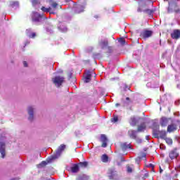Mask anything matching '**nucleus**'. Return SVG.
Masks as SVG:
<instances>
[{
  "mask_svg": "<svg viewBox=\"0 0 180 180\" xmlns=\"http://www.w3.org/2000/svg\"><path fill=\"white\" fill-rule=\"evenodd\" d=\"M171 37L172 39H174L175 40H178V39H180V30H174L171 34Z\"/></svg>",
  "mask_w": 180,
  "mask_h": 180,
  "instance_id": "11",
  "label": "nucleus"
},
{
  "mask_svg": "<svg viewBox=\"0 0 180 180\" xmlns=\"http://www.w3.org/2000/svg\"><path fill=\"white\" fill-rule=\"evenodd\" d=\"M27 112L28 114V120L33 122L34 120V112H36V106L30 105L27 107Z\"/></svg>",
  "mask_w": 180,
  "mask_h": 180,
  "instance_id": "2",
  "label": "nucleus"
},
{
  "mask_svg": "<svg viewBox=\"0 0 180 180\" xmlns=\"http://www.w3.org/2000/svg\"><path fill=\"white\" fill-rule=\"evenodd\" d=\"M175 130H176V124H172L170 125H168L167 127L168 133H172V131H175Z\"/></svg>",
  "mask_w": 180,
  "mask_h": 180,
  "instance_id": "18",
  "label": "nucleus"
},
{
  "mask_svg": "<svg viewBox=\"0 0 180 180\" xmlns=\"http://www.w3.org/2000/svg\"><path fill=\"white\" fill-rule=\"evenodd\" d=\"M149 167H151L152 168H154V165L150 164V165H149Z\"/></svg>",
  "mask_w": 180,
  "mask_h": 180,
  "instance_id": "42",
  "label": "nucleus"
},
{
  "mask_svg": "<svg viewBox=\"0 0 180 180\" xmlns=\"http://www.w3.org/2000/svg\"><path fill=\"white\" fill-rule=\"evenodd\" d=\"M146 130V124H141V125L138 126V132L144 131Z\"/></svg>",
  "mask_w": 180,
  "mask_h": 180,
  "instance_id": "23",
  "label": "nucleus"
},
{
  "mask_svg": "<svg viewBox=\"0 0 180 180\" xmlns=\"http://www.w3.org/2000/svg\"><path fill=\"white\" fill-rule=\"evenodd\" d=\"M108 39H103L99 42V45L101 46V49H105V47H108Z\"/></svg>",
  "mask_w": 180,
  "mask_h": 180,
  "instance_id": "20",
  "label": "nucleus"
},
{
  "mask_svg": "<svg viewBox=\"0 0 180 180\" xmlns=\"http://www.w3.org/2000/svg\"><path fill=\"white\" fill-rule=\"evenodd\" d=\"M138 132H139L138 131L131 129L128 131V134L130 139H133L134 140H136L137 139Z\"/></svg>",
  "mask_w": 180,
  "mask_h": 180,
  "instance_id": "14",
  "label": "nucleus"
},
{
  "mask_svg": "<svg viewBox=\"0 0 180 180\" xmlns=\"http://www.w3.org/2000/svg\"><path fill=\"white\" fill-rule=\"evenodd\" d=\"M23 65H24V67H27V62L24 61L23 62Z\"/></svg>",
  "mask_w": 180,
  "mask_h": 180,
  "instance_id": "39",
  "label": "nucleus"
},
{
  "mask_svg": "<svg viewBox=\"0 0 180 180\" xmlns=\"http://www.w3.org/2000/svg\"><path fill=\"white\" fill-rule=\"evenodd\" d=\"M125 89H129V86H125Z\"/></svg>",
  "mask_w": 180,
  "mask_h": 180,
  "instance_id": "44",
  "label": "nucleus"
},
{
  "mask_svg": "<svg viewBox=\"0 0 180 180\" xmlns=\"http://www.w3.org/2000/svg\"><path fill=\"white\" fill-rule=\"evenodd\" d=\"M10 6L14 9H18L19 8V1H10Z\"/></svg>",
  "mask_w": 180,
  "mask_h": 180,
  "instance_id": "21",
  "label": "nucleus"
},
{
  "mask_svg": "<svg viewBox=\"0 0 180 180\" xmlns=\"http://www.w3.org/2000/svg\"><path fill=\"white\" fill-rule=\"evenodd\" d=\"M47 165V162L42 161L40 164L37 165V168H43Z\"/></svg>",
  "mask_w": 180,
  "mask_h": 180,
  "instance_id": "27",
  "label": "nucleus"
},
{
  "mask_svg": "<svg viewBox=\"0 0 180 180\" xmlns=\"http://www.w3.org/2000/svg\"><path fill=\"white\" fill-rule=\"evenodd\" d=\"M133 170L131 169V167H130V166L127 167V172H132Z\"/></svg>",
  "mask_w": 180,
  "mask_h": 180,
  "instance_id": "38",
  "label": "nucleus"
},
{
  "mask_svg": "<svg viewBox=\"0 0 180 180\" xmlns=\"http://www.w3.org/2000/svg\"><path fill=\"white\" fill-rule=\"evenodd\" d=\"M11 180H16V179H12Z\"/></svg>",
  "mask_w": 180,
  "mask_h": 180,
  "instance_id": "48",
  "label": "nucleus"
},
{
  "mask_svg": "<svg viewBox=\"0 0 180 180\" xmlns=\"http://www.w3.org/2000/svg\"><path fill=\"white\" fill-rule=\"evenodd\" d=\"M167 12L169 13H172V12H175V13H179L180 8L176 4V3H171L169 1V7L167 9Z\"/></svg>",
  "mask_w": 180,
  "mask_h": 180,
  "instance_id": "3",
  "label": "nucleus"
},
{
  "mask_svg": "<svg viewBox=\"0 0 180 180\" xmlns=\"http://www.w3.org/2000/svg\"><path fill=\"white\" fill-rule=\"evenodd\" d=\"M143 158H146V154H144V153L141 157H139V158H137L136 160L137 164H139V161H140L141 160H143Z\"/></svg>",
  "mask_w": 180,
  "mask_h": 180,
  "instance_id": "34",
  "label": "nucleus"
},
{
  "mask_svg": "<svg viewBox=\"0 0 180 180\" xmlns=\"http://www.w3.org/2000/svg\"><path fill=\"white\" fill-rule=\"evenodd\" d=\"M165 141L169 146H172V140L170 138H165Z\"/></svg>",
  "mask_w": 180,
  "mask_h": 180,
  "instance_id": "31",
  "label": "nucleus"
},
{
  "mask_svg": "<svg viewBox=\"0 0 180 180\" xmlns=\"http://www.w3.org/2000/svg\"><path fill=\"white\" fill-rule=\"evenodd\" d=\"M51 6H52V8H53L54 9H56V8H57V6H58V4L56 2H52L51 4Z\"/></svg>",
  "mask_w": 180,
  "mask_h": 180,
  "instance_id": "35",
  "label": "nucleus"
},
{
  "mask_svg": "<svg viewBox=\"0 0 180 180\" xmlns=\"http://www.w3.org/2000/svg\"><path fill=\"white\" fill-rule=\"evenodd\" d=\"M91 77H92L91 72H87L84 77V82H86V84L91 82Z\"/></svg>",
  "mask_w": 180,
  "mask_h": 180,
  "instance_id": "19",
  "label": "nucleus"
},
{
  "mask_svg": "<svg viewBox=\"0 0 180 180\" xmlns=\"http://www.w3.org/2000/svg\"><path fill=\"white\" fill-rule=\"evenodd\" d=\"M118 41L119 43H120V44H122V46L124 45V43H126V40H124V38H120Z\"/></svg>",
  "mask_w": 180,
  "mask_h": 180,
  "instance_id": "33",
  "label": "nucleus"
},
{
  "mask_svg": "<svg viewBox=\"0 0 180 180\" xmlns=\"http://www.w3.org/2000/svg\"><path fill=\"white\" fill-rule=\"evenodd\" d=\"M41 9L42 12H46V13H49V12H50V11H51V7H49L47 8L44 6H42Z\"/></svg>",
  "mask_w": 180,
  "mask_h": 180,
  "instance_id": "29",
  "label": "nucleus"
},
{
  "mask_svg": "<svg viewBox=\"0 0 180 180\" xmlns=\"http://www.w3.org/2000/svg\"><path fill=\"white\" fill-rule=\"evenodd\" d=\"M145 176H148V174H145Z\"/></svg>",
  "mask_w": 180,
  "mask_h": 180,
  "instance_id": "45",
  "label": "nucleus"
},
{
  "mask_svg": "<svg viewBox=\"0 0 180 180\" xmlns=\"http://www.w3.org/2000/svg\"><path fill=\"white\" fill-rule=\"evenodd\" d=\"M160 139H166L167 132L165 131H159Z\"/></svg>",
  "mask_w": 180,
  "mask_h": 180,
  "instance_id": "25",
  "label": "nucleus"
},
{
  "mask_svg": "<svg viewBox=\"0 0 180 180\" xmlns=\"http://www.w3.org/2000/svg\"><path fill=\"white\" fill-rule=\"evenodd\" d=\"M129 124L131 126H136V124H137V119H136L134 117H131L130 118Z\"/></svg>",
  "mask_w": 180,
  "mask_h": 180,
  "instance_id": "22",
  "label": "nucleus"
},
{
  "mask_svg": "<svg viewBox=\"0 0 180 180\" xmlns=\"http://www.w3.org/2000/svg\"><path fill=\"white\" fill-rule=\"evenodd\" d=\"M75 13H81L84 12V6L81 4H79L74 8Z\"/></svg>",
  "mask_w": 180,
  "mask_h": 180,
  "instance_id": "16",
  "label": "nucleus"
},
{
  "mask_svg": "<svg viewBox=\"0 0 180 180\" xmlns=\"http://www.w3.org/2000/svg\"><path fill=\"white\" fill-rule=\"evenodd\" d=\"M52 81L54 84V85H56V86H57V88H60L61 86V85H63V84H64V77H60V76H56V77L52 79Z\"/></svg>",
  "mask_w": 180,
  "mask_h": 180,
  "instance_id": "4",
  "label": "nucleus"
},
{
  "mask_svg": "<svg viewBox=\"0 0 180 180\" xmlns=\"http://www.w3.org/2000/svg\"><path fill=\"white\" fill-rule=\"evenodd\" d=\"M79 165L82 168H86L88 167V162H81L79 163Z\"/></svg>",
  "mask_w": 180,
  "mask_h": 180,
  "instance_id": "28",
  "label": "nucleus"
},
{
  "mask_svg": "<svg viewBox=\"0 0 180 180\" xmlns=\"http://www.w3.org/2000/svg\"><path fill=\"white\" fill-rule=\"evenodd\" d=\"M147 85H150V83H148Z\"/></svg>",
  "mask_w": 180,
  "mask_h": 180,
  "instance_id": "49",
  "label": "nucleus"
},
{
  "mask_svg": "<svg viewBox=\"0 0 180 180\" xmlns=\"http://www.w3.org/2000/svg\"><path fill=\"white\" fill-rule=\"evenodd\" d=\"M121 148L123 150V151L127 150L128 148H130V144H127V143H124L121 144Z\"/></svg>",
  "mask_w": 180,
  "mask_h": 180,
  "instance_id": "24",
  "label": "nucleus"
},
{
  "mask_svg": "<svg viewBox=\"0 0 180 180\" xmlns=\"http://www.w3.org/2000/svg\"><path fill=\"white\" fill-rule=\"evenodd\" d=\"M168 122H169V119L165 117H162L160 119V124L162 127H165L166 126H167L168 124Z\"/></svg>",
  "mask_w": 180,
  "mask_h": 180,
  "instance_id": "13",
  "label": "nucleus"
},
{
  "mask_svg": "<svg viewBox=\"0 0 180 180\" xmlns=\"http://www.w3.org/2000/svg\"><path fill=\"white\" fill-rule=\"evenodd\" d=\"M137 11L138 12H144L148 15H151L153 13V10L148 8L144 9V6L143 5L140 6Z\"/></svg>",
  "mask_w": 180,
  "mask_h": 180,
  "instance_id": "8",
  "label": "nucleus"
},
{
  "mask_svg": "<svg viewBox=\"0 0 180 180\" xmlns=\"http://www.w3.org/2000/svg\"><path fill=\"white\" fill-rule=\"evenodd\" d=\"M32 6H36L37 5H40V0H31Z\"/></svg>",
  "mask_w": 180,
  "mask_h": 180,
  "instance_id": "30",
  "label": "nucleus"
},
{
  "mask_svg": "<svg viewBox=\"0 0 180 180\" xmlns=\"http://www.w3.org/2000/svg\"><path fill=\"white\" fill-rule=\"evenodd\" d=\"M153 36V32L150 30H145L141 32L140 37L142 39H148V37H151Z\"/></svg>",
  "mask_w": 180,
  "mask_h": 180,
  "instance_id": "5",
  "label": "nucleus"
},
{
  "mask_svg": "<svg viewBox=\"0 0 180 180\" xmlns=\"http://www.w3.org/2000/svg\"><path fill=\"white\" fill-rule=\"evenodd\" d=\"M109 160V157H108V155H103L101 157V160L103 162H108Z\"/></svg>",
  "mask_w": 180,
  "mask_h": 180,
  "instance_id": "26",
  "label": "nucleus"
},
{
  "mask_svg": "<svg viewBox=\"0 0 180 180\" xmlns=\"http://www.w3.org/2000/svg\"><path fill=\"white\" fill-rule=\"evenodd\" d=\"M50 15H54L56 13L53 11H49Z\"/></svg>",
  "mask_w": 180,
  "mask_h": 180,
  "instance_id": "40",
  "label": "nucleus"
},
{
  "mask_svg": "<svg viewBox=\"0 0 180 180\" xmlns=\"http://www.w3.org/2000/svg\"><path fill=\"white\" fill-rule=\"evenodd\" d=\"M32 18L33 22H38L41 20V15H40L39 13H33Z\"/></svg>",
  "mask_w": 180,
  "mask_h": 180,
  "instance_id": "10",
  "label": "nucleus"
},
{
  "mask_svg": "<svg viewBox=\"0 0 180 180\" xmlns=\"http://www.w3.org/2000/svg\"><path fill=\"white\" fill-rule=\"evenodd\" d=\"M101 141L103 143L101 145V147L103 148L108 147V138L106 137V135L102 134L101 136Z\"/></svg>",
  "mask_w": 180,
  "mask_h": 180,
  "instance_id": "9",
  "label": "nucleus"
},
{
  "mask_svg": "<svg viewBox=\"0 0 180 180\" xmlns=\"http://www.w3.org/2000/svg\"><path fill=\"white\" fill-rule=\"evenodd\" d=\"M77 180H86V179L84 176H80L77 179Z\"/></svg>",
  "mask_w": 180,
  "mask_h": 180,
  "instance_id": "37",
  "label": "nucleus"
},
{
  "mask_svg": "<svg viewBox=\"0 0 180 180\" xmlns=\"http://www.w3.org/2000/svg\"><path fill=\"white\" fill-rule=\"evenodd\" d=\"M66 169H68V171H71V172H72L73 174H77V172H79V165H77V164H74L72 165V167H66Z\"/></svg>",
  "mask_w": 180,
  "mask_h": 180,
  "instance_id": "6",
  "label": "nucleus"
},
{
  "mask_svg": "<svg viewBox=\"0 0 180 180\" xmlns=\"http://www.w3.org/2000/svg\"><path fill=\"white\" fill-rule=\"evenodd\" d=\"M116 106H119V103H117V104H116Z\"/></svg>",
  "mask_w": 180,
  "mask_h": 180,
  "instance_id": "47",
  "label": "nucleus"
},
{
  "mask_svg": "<svg viewBox=\"0 0 180 180\" xmlns=\"http://www.w3.org/2000/svg\"><path fill=\"white\" fill-rule=\"evenodd\" d=\"M5 148H6L5 143L0 141V153L1 154V158H5V155H6Z\"/></svg>",
  "mask_w": 180,
  "mask_h": 180,
  "instance_id": "12",
  "label": "nucleus"
},
{
  "mask_svg": "<svg viewBox=\"0 0 180 180\" xmlns=\"http://www.w3.org/2000/svg\"><path fill=\"white\" fill-rule=\"evenodd\" d=\"M63 150H65V145L62 144L56 150V154L53 155L51 158L47 159V162H51V161H53V160H56V158H58V157L61 155Z\"/></svg>",
  "mask_w": 180,
  "mask_h": 180,
  "instance_id": "1",
  "label": "nucleus"
},
{
  "mask_svg": "<svg viewBox=\"0 0 180 180\" xmlns=\"http://www.w3.org/2000/svg\"><path fill=\"white\" fill-rule=\"evenodd\" d=\"M178 155H179V154L178 153V152L176 151V149H174L173 150H172L169 153V157L171 160H175V158H176L178 157Z\"/></svg>",
  "mask_w": 180,
  "mask_h": 180,
  "instance_id": "15",
  "label": "nucleus"
},
{
  "mask_svg": "<svg viewBox=\"0 0 180 180\" xmlns=\"http://www.w3.org/2000/svg\"><path fill=\"white\" fill-rule=\"evenodd\" d=\"M26 34L30 37V39H34L36 32H32V29H27L26 30Z\"/></svg>",
  "mask_w": 180,
  "mask_h": 180,
  "instance_id": "17",
  "label": "nucleus"
},
{
  "mask_svg": "<svg viewBox=\"0 0 180 180\" xmlns=\"http://www.w3.org/2000/svg\"><path fill=\"white\" fill-rule=\"evenodd\" d=\"M108 174H110L109 179H116L117 178V173L115 169H110Z\"/></svg>",
  "mask_w": 180,
  "mask_h": 180,
  "instance_id": "7",
  "label": "nucleus"
},
{
  "mask_svg": "<svg viewBox=\"0 0 180 180\" xmlns=\"http://www.w3.org/2000/svg\"><path fill=\"white\" fill-rule=\"evenodd\" d=\"M137 142H138V143H141V139H139V140L137 141Z\"/></svg>",
  "mask_w": 180,
  "mask_h": 180,
  "instance_id": "43",
  "label": "nucleus"
},
{
  "mask_svg": "<svg viewBox=\"0 0 180 180\" xmlns=\"http://www.w3.org/2000/svg\"><path fill=\"white\" fill-rule=\"evenodd\" d=\"M165 1H168V0H165Z\"/></svg>",
  "mask_w": 180,
  "mask_h": 180,
  "instance_id": "50",
  "label": "nucleus"
},
{
  "mask_svg": "<svg viewBox=\"0 0 180 180\" xmlns=\"http://www.w3.org/2000/svg\"><path fill=\"white\" fill-rule=\"evenodd\" d=\"M119 120V117H117V116L114 115L113 118L111 120V122H112L113 123H116L117 122H118Z\"/></svg>",
  "mask_w": 180,
  "mask_h": 180,
  "instance_id": "32",
  "label": "nucleus"
},
{
  "mask_svg": "<svg viewBox=\"0 0 180 180\" xmlns=\"http://www.w3.org/2000/svg\"><path fill=\"white\" fill-rule=\"evenodd\" d=\"M126 101H130V98L127 97V98H126ZM128 103H130V101H129Z\"/></svg>",
  "mask_w": 180,
  "mask_h": 180,
  "instance_id": "41",
  "label": "nucleus"
},
{
  "mask_svg": "<svg viewBox=\"0 0 180 180\" xmlns=\"http://www.w3.org/2000/svg\"><path fill=\"white\" fill-rule=\"evenodd\" d=\"M60 30L63 32L65 33L67 32L68 29L66 27H60Z\"/></svg>",
  "mask_w": 180,
  "mask_h": 180,
  "instance_id": "36",
  "label": "nucleus"
},
{
  "mask_svg": "<svg viewBox=\"0 0 180 180\" xmlns=\"http://www.w3.org/2000/svg\"><path fill=\"white\" fill-rule=\"evenodd\" d=\"M160 173H161V172H162V169H160Z\"/></svg>",
  "mask_w": 180,
  "mask_h": 180,
  "instance_id": "46",
  "label": "nucleus"
}]
</instances>
